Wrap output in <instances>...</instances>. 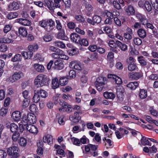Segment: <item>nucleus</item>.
<instances>
[{
    "instance_id": "nucleus-17",
    "label": "nucleus",
    "mask_w": 158,
    "mask_h": 158,
    "mask_svg": "<svg viewBox=\"0 0 158 158\" xmlns=\"http://www.w3.org/2000/svg\"><path fill=\"white\" fill-rule=\"evenodd\" d=\"M27 118L30 124H34L36 122V117L34 114L29 113L27 116Z\"/></svg>"
},
{
    "instance_id": "nucleus-20",
    "label": "nucleus",
    "mask_w": 158,
    "mask_h": 158,
    "mask_svg": "<svg viewBox=\"0 0 158 158\" xmlns=\"http://www.w3.org/2000/svg\"><path fill=\"white\" fill-rule=\"evenodd\" d=\"M40 96L39 91L38 90H35L34 96L33 98V102L35 103H37L40 101Z\"/></svg>"
},
{
    "instance_id": "nucleus-50",
    "label": "nucleus",
    "mask_w": 158,
    "mask_h": 158,
    "mask_svg": "<svg viewBox=\"0 0 158 158\" xmlns=\"http://www.w3.org/2000/svg\"><path fill=\"white\" fill-rule=\"evenodd\" d=\"M98 58V54L96 53H94L90 56L88 59L89 60H97Z\"/></svg>"
},
{
    "instance_id": "nucleus-34",
    "label": "nucleus",
    "mask_w": 158,
    "mask_h": 158,
    "mask_svg": "<svg viewBox=\"0 0 158 158\" xmlns=\"http://www.w3.org/2000/svg\"><path fill=\"white\" fill-rule=\"evenodd\" d=\"M144 10L150 12L152 10V7L150 3L148 1H146L144 3V6L143 8Z\"/></svg>"
},
{
    "instance_id": "nucleus-60",
    "label": "nucleus",
    "mask_w": 158,
    "mask_h": 158,
    "mask_svg": "<svg viewBox=\"0 0 158 158\" xmlns=\"http://www.w3.org/2000/svg\"><path fill=\"white\" fill-rule=\"evenodd\" d=\"M113 5L114 7L117 10L121 9V6L120 4L116 1H114L113 2Z\"/></svg>"
},
{
    "instance_id": "nucleus-59",
    "label": "nucleus",
    "mask_w": 158,
    "mask_h": 158,
    "mask_svg": "<svg viewBox=\"0 0 158 158\" xmlns=\"http://www.w3.org/2000/svg\"><path fill=\"white\" fill-rule=\"evenodd\" d=\"M12 28V26L10 25H7L5 26L3 29V31L5 33H6L10 31Z\"/></svg>"
},
{
    "instance_id": "nucleus-3",
    "label": "nucleus",
    "mask_w": 158,
    "mask_h": 158,
    "mask_svg": "<svg viewBox=\"0 0 158 158\" xmlns=\"http://www.w3.org/2000/svg\"><path fill=\"white\" fill-rule=\"evenodd\" d=\"M59 103L62 107L59 109L60 112L66 111L68 113H70L72 111V109L71 105L63 100H60Z\"/></svg>"
},
{
    "instance_id": "nucleus-16",
    "label": "nucleus",
    "mask_w": 158,
    "mask_h": 158,
    "mask_svg": "<svg viewBox=\"0 0 158 158\" xmlns=\"http://www.w3.org/2000/svg\"><path fill=\"white\" fill-rule=\"evenodd\" d=\"M85 6L87 10V12L86 13V15L87 16H90L91 12L93 10V7L91 5L86 2H85Z\"/></svg>"
},
{
    "instance_id": "nucleus-28",
    "label": "nucleus",
    "mask_w": 158,
    "mask_h": 158,
    "mask_svg": "<svg viewBox=\"0 0 158 158\" xmlns=\"http://www.w3.org/2000/svg\"><path fill=\"white\" fill-rule=\"evenodd\" d=\"M123 89L122 87H119L117 89V97L119 98L120 99L122 98L123 96Z\"/></svg>"
},
{
    "instance_id": "nucleus-33",
    "label": "nucleus",
    "mask_w": 158,
    "mask_h": 158,
    "mask_svg": "<svg viewBox=\"0 0 158 158\" xmlns=\"http://www.w3.org/2000/svg\"><path fill=\"white\" fill-rule=\"evenodd\" d=\"M18 15V13L16 12H10L7 14L6 18L8 19H11L17 17Z\"/></svg>"
},
{
    "instance_id": "nucleus-18",
    "label": "nucleus",
    "mask_w": 158,
    "mask_h": 158,
    "mask_svg": "<svg viewBox=\"0 0 158 158\" xmlns=\"http://www.w3.org/2000/svg\"><path fill=\"white\" fill-rule=\"evenodd\" d=\"M56 37L57 38L63 40H67L68 38L65 35V33L64 30H61L57 34Z\"/></svg>"
},
{
    "instance_id": "nucleus-36",
    "label": "nucleus",
    "mask_w": 158,
    "mask_h": 158,
    "mask_svg": "<svg viewBox=\"0 0 158 158\" xmlns=\"http://www.w3.org/2000/svg\"><path fill=\"white\" fill-rule=\"evenodd\" d=\"M93 19L94 25L95 23H99L101 22L102 20L101 17L97 15L93 16Z\"/></svg>"
},
{
    "instance_id": "nucleus-12",
    "label": "nucleus",
    "mask_w": 158,
    "mask_h": 158,
    "mask_svg": "<svg viewBox=\"0 0 158 158\" xmlns=\"http://www.w3.org/2000/svg\"><path fill=\"white\" fill-rule=\"evenodd\" d=\"M44 2L45 5L51 10H53L55 9V5L54 3L53 0H44ZM45 6H46L44 5Z\"/></svg>"
},
{
    "instance_id": "nucleus-49",
    "label": "nucleus",
    "mask_w": 158,
    "mask_h": 158,
    "mask_svg": "<svg viewBox=\"0 0 158 158\" xmlns=\"http://www.w3.org/2000/svg\"><path fill=\"white\" fill-rule=\"evenodd\" d=\"M8 111L7 109L5 108H2L0 110V116L4 117Z\"/></svg>"
},
{
    "instance_id": "nucleus-35",
    "label": "nucleus",
    "mask_w": 158,
    "mask_h": 158,
    "mask_svg": "<svg viewBox=\"0 0 158 158\" xmlns=\"http://www.w3.org/2000/svg\"><path fill=\"white\" fill-rule=\"evenodd\" d=\"M54 45L55 46L63 48L65 47V44L62 41H55L53 43Z\"/></svg>"
},
{
    "instance_id": "nucleus-21",
    "label": "nucleus",
    "mask_w": 158,
    "mask_h": 158,
    "mask_svg": "<svg viewBox=\"0 0 158 158\" xmlns=\"http://www.w3.org/2000/svg\"><path fill=\"white\" fill-rule=\"evenodd\" d=\"M138 85V83L137 81L131 82L126 86L131 90H134L137 88Z\"/></svg>"
},
{
    "instance_id": "nucleus-5",
    "label": "nucleus",
    "mask_w": 158,
    "mask_h": 158,
    "mask_svg": "<svg viewBox=\"0 0 158 158\" xmlns=\"http://www.w3.org/2000/svg\"><path fill=\"white\" fill-rule=\"evenodd\" d=\"M142 76L140 72H135L129 73V77L131 80H137Z\"/></svg>"
},
{
    "instance_id": "nucleus-41",
    "label": "nucleus",
    "mask_w": 158,
    "mask_h": 158,
    "mask_svg": "<svg viewBox=\"0 0 158 158\" xmlns=\"http://www.w3.org/2000/svg\"><path fill=\"white\" fill-rule=\"evenodd\" d=\"M80 114H81V112L80 111L75 112L74 116H72L70 117V119L72 121L74 120L75 119L79 120L81 118V117L78 116V115Z\"/></svg>"
},
{
    "instance_id": "nucleus-31",
    "label": "nucleus",
    "mask_w": 158,
    "mask_h": 158,
    "mask_svg": "<svg viewBox=\"0 0 158 158\" xmlns=\"http://www.w3.org/2000/svg\"><path fill=\"white\" fill-rule=\"evenodd\" d=\"M52 88L55 89L57 88L59 86V83L58 80L57 78H55L52 80Z\"/></svg>"
},
{
    "instance_id": "nucleus-37",
    "label": "nucleus",
    "mask_w": 158,
    "mask_h": 158,
    "mask_svg": "<svg viewBox=\"0 0 158 158\" xmlns=\"http://www.w3.org/2000/svg\"><path fill=\"white\" fill-rule=\"evenodd\" d=\"M22 57L20 54H16L13 57L11 58V61L14 62L19 61L21 60Z\"/></svg>"
},
{
    "instance_id": "nucleus-57",
    "label": "nucleus",
    "mask_w": 158,
    "mask_h": 158,
    "mask_svg": "<svg viewBox=\"0 0 158 158\" xmlns=\"http://www.w3.org/2000/svg\"><path fill=\"white\" fill-rule=\"evenodd\" d=\"M134 42L135 44L136 45H139L142 43V41L139 38H135L134 39Z\"/></svg>"
},
{
    "instance_id": "nucleus-46",
    "label": "nucleus",
    "mask_w": 158,
    "mask_h": 158,
    "mask_svg": "<svg viewBox=\"0 0 158 158\" xmlns=\"http://www.w3.org/2000/svg\"><path fill=\"white\" fill-rule=\"evenodd\" d=\"M138 60L140 64L142 66H144L146 65L147 62L144 60V58L143 56H139L138 57Z\"/></svg>"
},
{
    "instance_id": "nucleus-10",
    "label": "nucleus",
    "mask_w": 158,
    "mask_h": 158,
    "mask_svg": "<svg viewBox=\"0 0 158 158\" xmlns=\"http://www.w3.org/2000/svg\"><path fill=\"white\" fill-rule=\"evenodd\" d=\"M16 21L21 25L25 26H30L31 24V22L26 19H17L16 20Z\"/></svg>"
},
{
    "instance_id": "nucleus-22",
    "label": "nucleus",
    "mask_w": 158,
    "mask_h": 158,
    "mask_svg": "<svg viewBox=\"0 0 158 158\" xmlns=\"http://www.w3.org/2000/svg\"><path fill=\"white\" fill-rule=\"evenodd\" d=\"M33 66L35 70L38 72L42 73L44 70V68L42 65L35 64H34Z\"/></svg>"
},
{
    "instance_id": "nucleus-27",
    "label": "nucleus",
    "mask_w": 158,
    "mask_h": 158,
    "mask_svg": "<svg viewBox=\"0 0 158 158\" xmlns=\"http://www.w3.org/2000/svg\"><path fill=\"white\" fill-rule=\"evenodd\" d=\"M19 32L20 35L23 37H26L27 32L26 28L24 27H21L19 29Z\"/></svg>"
},
{
    "instance_id": "nucleus-6",
    "label": "nucleus",
    "mask_w": 158,
    "mask_h": 158,
    "mask_svg": "<svg viewBox=\"0 0 158 158\" xmlns=\"http://www.w3.org/2000/svg\"><path fill=\"white\" fill-rule=\"evenodd\" d=\"M55 25V22L51 19L47 20V26L45 30L48 32L54 29Z\"/></svg>"
},
{
    "instance_id": "nucleus-4",
    "label": "nucleus",
    "mask_w": 158,
    "mask_h": 158,
    "mask_svg": "<svg viewBox=\"0 0 158 158\" xmlns=\"http://www.w3.org/2000/svg\"><path fill=\"white\" fill-rule=\"evenodd\" d=\"M23 73L21 72H15L13 74L12 77L10 78V81L13 82L16 81L18 80L24 76Z\"/></svg>"
},
{
    "instance_id": "nucleus-13",
    "label": "nucleus",
    "mask_w": 158,
    "mask_h": 158,
    "mask_svg": "<svg viewBox=\"0 0 158 158\" xmlns=\"http://www.w3.org/2000/svg\"><path fill=\"white\" fill-rule=\"evenodd\" d=\"M21 117V113L20 111H18L14 112L11 115L12 119L15 121H19Z\"/></svg>"
},
{
    "instance_id": "nucleus-15",
    "label": "nucleus",
    "mask_w": 158,
    "mask_h": 158,
    "mask_svg": "<svg viewBox=\"0 0 158 158\" xmlns=\"http://www.w3.org/2000/svg\"><path fill=\"white\" fill-rule=\"evenodd\" d=\"M64 67V64L60 60H58L54 62V67L55 69L57 70H61Z\"/></svg>"
},
{
    "instance_id": "nucleus-52",
    "label": "nucleus",
    "mask_w": 158,
    "mask_h": 158,
    "mask_svg": "<svg viewBox=\"0 0 158 158\" xmlns=\"http://www.w3.org/2000/svg\"><path fill=\"white\" fill-rule=\"evenodd\" d=\"M44 41L46 42H48L51 41L52 39L50 35L48 34L45 35L43 37Z\"/></svg>"
},
{
    "instance_id": "nucleus-24",
    "label": "nucleus",
    "mask_w": 158,
    "mask_h": 158,
    "mask_svg": "<svg viewBox=\"0 0 158 158\" xmlns=\"http://www.w3.org/2000/svg\"><path fill=\"white\" fill-rule=\"evenodd\" d=\"M137 33L138 36L141 38L143 39L147 35L146 31L142 28L139 29L137 31Z\"/></svg>"
},
{
    "instance_id": "nucleus-25",
    "label": "nucleus",
    "mask_w": 158,
    "mask_h": 158,
    "mask_svg": "<svg viewBox=\"0 0 158 158\" xmlns=\"http://www.w3.org/2000/svg\"><path fill=\"white\" fill-rule=\"evenodd\" d=\"M103 96L106 98L111 99H113L115 97L113 93L108 92H105L103 94Z\"/></svg>"
},
{
    "instance_id": "nucleus-39",
    "label": "nucleus",
    "mask_w": 158,
    "mask_h": 158,
    "mask_svg": "<svg viewBox=\"0 0 158 158\" xmlns=\"http://www.w3.org/2000/svg\"><path fill=\"white\" fill-rule=\"evenodd\" d=\"M147 96V92L146 90L141 89L140 90L139 96L142 98H145Z\"/></svg>"
},
{
    "instance_id": "nucleus-26",
    "label": "nucleus",
    "mask_w": 158,
    "mask_h": 158,
    "mask_svg": "<svg viewBox=\"0 0 158 158\" xmlns=\"http://www.w3.org/2000/svg\"><path fill=\"white\" fill-rule=\"evenodd\" d=\"M149 138H147L145 136H142L141 139L140 141L141 143L143 145H148L149 146H151V143H150L148 139Z\"/></svg>"
},
{
    "instance_id": "nucleus-58",
    "label": "nucleus",
    "mask_w": 158,
    "mask_h": 158,
    "mask_svg": "<svg viewBox=\"0 0 158 158\" xmlns=\"http://www.w3.org/2000/svg\"><path fill=\"white\" fill-rule=\"evenodd\" d=\"M29 132L34 134H36L38 132V130L35 126L32 125L31 129Z\"/></svg>"
},
{
    "instance_id": "nucleus-9",
    "label": "nucleus",
    "mask_w": 158,
    "mask_h": 158,
    "mask_svg": "<svg viewBox=\"0 0 158 158\" xmlns=\"http://www.w3.org/2000/svg\"><path fill=\"white\" fill-rule=\"evenodd\" d=\"M6 127L10 129V131L12 133L18 132V125L14 123H12L9 124H6Z\"/></svg>"
},
{
    "instance_id": "nucleus-40",
    "label": "nucleus",
    "mask_w": 158,
    "mask_h": 158,
    "mask_svg": "<svg viewBox=\"0 0 158 158\" xmlns=\"http://www.w3.org/2000/svg\"><path fill=\"white\" fill-rule=\"evenodd\" d=\"M68 82V78L64 77L60 78L59 80L60 84L62 86L66 85L67 84Z\"/></svg>"
},
{
    "instance_id": "nucleus-30",
    "label": "nucleus",
    "mask_w": 158,
    "mask_h": 158,
    "mask_svg": "<svg viewBox=\"0 0 158 158\" xmlns=\"http://www.w3.org/2000/svg\"><path fill=\"white\" fill-rule=\"evenodd\" d=\"M125 10L127 13L131 15H134L135 14V10L133 6L129 5L127 7H125Z\"/></svg>"
},
{
    "instance_id": "nucleus-42",
    "label": "nucleus",
    "mask_w": 158,
    "mask_h": 158,
    "mask_svg": "<svg viewBox=\"0 0 158 158\" xmlns=\"http://www.w3.org/2000/svg\"><path fill=\"white\" fill-rule=\"evenodd\" d=\"M13 134L12 135V139L14 141H16L19 139L20 134L19 132L13 133Z\"/></svg>"
},
{
    "instance_id": "nucleus-53",
    "label": "nucleus",
    "mask_w": 158,
    "mask_h": 158,
    "mask_svg": "<svg viewBox=\"0 0 158 158\" xmlns=\"http://www.w3.org/2000/svg\"><path fill=\"white\" fill-rule=\"evenodd\" d=\"M97 83L100 84H105L104 78L102 77H98L96 80V82Z\"/></svg>"
},
{
    "instance_id": "nucleus-54",
    "label": "nucleus",
    "mask_w": 158,
    "mask_h": 158,
    "mask_svg": "<svg viewBox=\"0 0 158 158\" xmlns=\"http://www.w3.org/2000/svg\"><path fill=\"white\" fill-rule=\"evenodd\" d=\"M22 124H23L25 126V125H27L29 123L28 122V120L27 118V117L26 116H24L22 119L21 121Z\"/></svg>"
},
{
    "instance_id": "nucleus-1",
    "label": "nucleus",
    "mask_w": 158,
    "mask_h": 158,
    "mask_svg": "<svg viewBox=\"0 0 158 158\" xmlns=\"http://www.w3.org/2000/svg\"><path fill=\"white\" fill-rule=\"evenodd\" d=\"M49 83V79L45 75L40 74L38 75L34 80V83L38 86H42L44 85L47 86Z\"/></svg>"
},
{
    "instance_id": "nucleus-47",
    "label": "nucleus",
    "mask_w": 158,
    "mask_h": 158,
    "mask_svg": "<svg viewBox=\"0 0 158 158\" xmlns=\"http://www.w3.org/2000/svg\"><path fill=\"white\" fill-rule=\"evenodd\" d=\"M75 19L80 22H83L85 21V18L81 15H76L75 16Z\"/></svg>"
},
{
    "instance_id": "nucleus-56",
    "label": "nucleus",
    "mask_w": 158,
    "mask_h": 158,
    "mask_svg": "<svg viewBox=\"0 0 158 158\" xmlns=\"http://www.w3.org/2000/svg\"><path fill=\"white\" fill-rule=\"evenodd\" d=\"M106 143H105V145L106 146V148H111L113 147L112 141L109 139H107L106 140Z\"/></svg>"
},
{
    "instance_id": "nucleus-63",
    "label": "nucleus",
    "mask_w": 158,
    "mask_h": 158,
    "mask_svg": "<svg viewBox=\"0 0 158 158\" xmlns=\"http://www.w3.org/2000/svg\"><path fill=\"white\" fill-rule=\"evenodd\" d=\"M149 78L152 80H156L158 79V74L153 73L149 76Z\"/></svg>"
},
{
    "instance_id": "nucleus-38",
    "label": "nucleus",
    "mask_w": 158,
    "mask_h": 158,
    "mask_svg": "<svg viewBox=\"0 0 158 158\" xmlns=\"http://www.w3.org/2000/svg\"><path fill=\"white\" fill-rule=\"evenodd\" d=\"M28 48L29 51L33 53V52L37 50L38 46L37 45H31L28 46Z\"/></svg>"
},
{
    "instance_id": "nucleus-43",
    "label": "nucleus",
    "mask_w": 158,
    "mask_h": 158,
    "mask_svg": "<svg viewBox=\"0 0 158 158\" xmlns=\"http://www.w3.org/2000/svg\"><path fill=\"white\" fill-rule=\"evenodd\" d=\"M22 94L23 97L26 99L25 100H24L23 101V102L24 103H23V105L24 106H25V105H24V103L26 102L27 103V104L28 103V100H27V99H28V92L27 90H25L23 92Z\"/></svg>"
},
{
    "instance_id": "nucleus-29",
    "label": "nucleus",
    "mask_w": 158,
    "mask_h": 158,
    "mask_svg": "<svg viewBox=\"0 0 158 158\" xmlns=\"http://www.w3.org/2000/svg\"><path fill=\"white\" fill-rule=\"evenodd\" d=\"M13 40L6 37L0 38V43H10L13 42Z\"/></svg>"
},
{
    "instance_id": "nucleus-51",
    "label": "nucleus",
    "mask_w": 158,
    "mask_h": 158,
    "mask_svg": "<svg viewBox=\"0 0 158 158\" xmlns=\"http://www.w3.org/2000/svg\"><path fill=\"white\" fill-rule=\"evenodd\" d=\"M47 20H43L39 22V25L41 27L44 28L45 29L47 26Z\"/></svg>"
},
{
    "instance_id": "nucleus-55",
    "label": "nucleus",
    "mask_w": 158,
    "mask_h": 158,
    "mask_svg": "<svg viewBox=\"0 0 158 158\" xmlns=\"http://www.w3.org/2000/svg\"><path fill=\"white\" fill-rule=\"evenodd\" d=\"M39 93L40 96L43 98H45L48 96L47 92L44 90H40L39 91Z\"/></svg>"
},
{
    "instance_id": "nucleus-61",
    "label": "nucleus",
    "mask_w": 158,
    "mask_h": 158,
    "mask_svg": "<svg viewBox=\"0 0 158 158\" xmlns=\"http://www.w3.org/2000/svg\"><path fill=\"white\" fill-rule=\"evenodd\" d=\"M114 79L115 80V83L117 85H120L122 83V81L121 78L116 75L114 76Z\"/></svg>"
},
{
    "instance_id": "nucleus-23",
    "label": "nucleus",
    "mask_w": 158,
    "mask_h": 158,
    "mask_svg": "<svg viewBox=\"0 0 158 158\" xmlns=\"http://www.w3.org/2000/svg\"><path fill=\"white\" fill-rule=\"evenodd\" d=\"M52 137L50 135H48L43 137V141L45 143L51 144L52 143Z\"/></svg>"
},
{
    "instance_id": "nucleus-8",
    "label": "nucleus",
    "mask_w": 158,
    "mask_h": 158,
    "mask_svg": "<svg viewBox=\"0 0 158 158\" xmlns=\"http://www.w3.org/2000/svg\"><path fill=\"white\" fill-rule=\"evenodd\" d=\"M136 17L139 20L140 23L143 25H145L148 22V20L146 16L140 13L137 14Z\"/></svg>"
},
{
    "instance_id": "nucleus-64",
    "label": "nucleus",
    "mask_w": 158,
    "mask_h": 158,
    "mask_svg": "<svg viewBox=\"0 0 158 158\" xmlns=\"http://www.w3.org/2000/svg\"><path fill=\"white\" fill-rule=\"evenodd\" d=\"M98 47L96 45H90L88 47L89 50L92 52H95L97 50Z\"/></svg>"
},
{
    "instance_id": "nucleus-11",
    "label": "nucleus",
    "mask_w": 158,
    "mask_h": 158,
    "mask_svg": "<svg viewBox=\"0 0 158 158\" xmlns=\"http://www.w3.org/2000/svg\"><path fill=\"white\" fill-rule=\"evenodd\" d=\"M19 8V5L18 2H13L10 3L8 6V10L12 11L13 10H16Z\"/></svg>"
},
{
    "instance_id": "nucleus-62",
    "label": "nucleus",
    "mask_w": 158,
    "mask_h": 158,
    "mask_svg": "<svg viewBox=\"0 0 158 158\" xmlns=\"http://www.w3.org/2000/svg\"><path fill=\"white\" fill-rule=\"evenodd\" d=\"M64 3L65 7L66 8H69L71 6V2L70 0H62Z\"/></svg>"
},
{
    "instance_id": "nucleus-45",
    "label": "nucleus",
    "mask_w": 158,
    "mask_h": 158,
    "mask_svg": "<svg viewBox=\"0 0 158 158\" xmlns=\"http://www.w3.org/2000/svg\"><path fill=\"white\" fill-rule=\"evenodd\" d=\"M71 140L73 144L78 146H80V141L79 139L73 137L71 138Z\"/></svg>"
},
{
    "instance_id": "nucleus-7",
    "label": "nucleus",
    "mask_w": 158,
    "mask_h": 158,
    "mask_svg": "<svg viewBox=\"0 0 158 158\" xmlns=\"http://www.w3.org/2000/svg\"><path fill=\"white\" fill-rule=\"evenodd\" d=\"M70 37L71 40L73 42L78 44H81L80 37L77 34L73 33L71 34Z\"/></svg>"
},
{
    "instance_id": "nucleus-2",
    "label": "nucleus",
    "mask_w": 158,
    "mask_h": 158,
    "mask_svg": "<svg viewBox=\"0 0 158 158\" xmlns=\"http://www.w3.org/2000/svg\"><path fill=\"white\" fill-rule=\"evenodd\" d=\"M7 152L11 157L17 158L19 156V148L16 146H13L7 148Z\"/></svg>"
},
{
    "instance_id": "nucleus-14",
    "label": "nucleus",
    "mask_w": 158,
    "mask_h": 158,
    "mask_svg": "<svg viewBox=\"0 0 158 158\" xmlns=\"http://www.w3.org/2000/svg\"><path fill=\"white\" fill-rule=\"evenodd\" d=\"M115 44L122 51H125L127 50V46L124 43H122L120 41L117 40L115 41Z\"/></svg>"
},
{
    "instance_id": "nucleus-44",
    "label": "nucleus",
    "mask_w": 158,
    "mask_h": 158,
    "mask_svg": "<svg viewBox=\"0 0 158 158\" xmlns=\"http://www.w3.org/2000/svg\"><path fill=\"white\" fill-rule=\"evenodd\" d=\"M128 69L129 71H133L138 69L136 65L134 63L128 64Z\"/></svg>"
},
{
    "instance_id": "nucleus-32",
    "label": "nucleus",
    "mask_w": 158,
    "mask_h": 158,
    "mask_svg": "<svg viewBox=\"0 0 158 158\" xmlns=\"http://www.w3.org/2000/svg\"><path fill=\"white\" fill-rule=\"evenodd\" d=\"M21 54L22 56L26 59H30L33 55V53L29 51L22 52Z\"/></svg>"
},
{
    "instance_id": "nucleus-48",
    "label": "nucleus",
    "mask_w": 158,
    "mask_h": 158,
    "mask_svg": "<svg viewBox=\"0 0 158 158\" xmlns=\"http://www.w3.org/2000/svg\"><path fill=\"white\" fill-rule=\"evenodd\" d=\"M19 143L21 146H25L26 145L27 143V140L24 138H21L19 140Z\"/></svg>"
},
{
    "instance_id": "nucleus-19",
    "label": "nucleus",
    "mask_w": 158,
    "mask_h": 158,
    "mask_svg": "<svg viewBox=\"0 0 158 158\" xmlns=\"http://www.w3.org/2000/svg\"><path fill=\"white\" fill-rule=\"evenodd\" d=\"M69 67L71 68H74L77 70H81V68L79 64H77L75 61H71L69 65Z\"/></svg>"
}]
</instances>
